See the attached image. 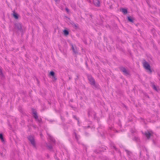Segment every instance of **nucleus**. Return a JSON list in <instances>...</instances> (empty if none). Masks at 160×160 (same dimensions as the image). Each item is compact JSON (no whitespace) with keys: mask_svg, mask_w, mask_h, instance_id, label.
Masks as SVG:
<instances>
[{"mask_svg":"<svg viewBox=\"0 0 160 160\" xmlns=\"http://www.w3.org/2000/svg\"><path fill=\"white\" fill-rule=\"evenodd\" d=\"M66 10L68 12H69V10L67 8H66Z\"/></svg>","mask_w":160,"mask_h":160,"instance_id":"393cba45","label":"nucleus"},{"mask_svg":"<svg viewBox=\"0 0 160 160\" xmlns=\"http://www.w3.org/2000/svg\"><path fill=\"white\" fill-rule=\"evenodd\" d=\"M48 147L50 149L52 148V147L51 145H49L48 146Z\"/></svg>","mask_w":160,"mask_h":160,"instance_id":"4be33fe9","label":"nucleus"},{"mask_svg":"<svg viewBox=\"0 0 160 160\" xmlns=\"http://www.w3.org/2000/svg\"><path fill=\"white\" fill-rule=\"evenodd\" d=\"M143 65L144 68L147 70L150 73H151L152 71L151 69L150 65L147 62L145 61L143 63Z\"/></svg>","mask_w":160,"mask_h":160,"instance_id":"f03ea898","label":"nucleus"},{"mask_svg":"<svg viewBox=\"0 0 160 160\" xmlns=\"http://www.w3.org/2000/svg\"><path fill=\"white\" fill-rule=\"evenodd\" d=\"M0 139L1 140V141L2 142H4L3 135L2 133L0 134Z\"/></svg>","mask_w":160,"mask_h":160,"instance_id":"2eb2a0df","label":"nucleus"},{"mask_svg":"<svg viewBox=\"0 0 160 160\" xmlns=\"http://www.w3.org/2000/svg\"><path fill=\"white\" fill-rule=\"evenodd\" d=\"M56 2H57L58 0H54Z\"/></svg>","mask_w":160,"mask_h":160,"instance_id":"c85d7f7f","label":"nucleus"},{"mask_svg":"<svg viewBox=\"0 0 160 160\" xmlns=\"http://www.w3.org/2000/svg\"><path fill=\"white\" fill-rule=\"evenodd\" d=\"M63 32H64V35H68L69 34V32H68V31L66 30H64L63 31Z\"/></svg>","mask_w":160,"mask_h":160,"instance_id":"dca6fc26","label":"nucleus"},{"mask_svg":"<svg viewBox=\"0 0 160 160\" xmlns=\"http://www.w3.org/2000/svg\"><path fill=\"white\" fill-rule=\"evenodd\" d=\"M88 116H90V112H88Z\"/></svg>","mask_w":160,"mask_h":160,"instance_id":"bb28decb","label":"nucleus"},{"mask_svg":"<svg viewBox=\"0 0 160 160\" xmlns=\"http://www.w3.org/2000/svg\"><path fill=\"white\" fill-rule=\"evenodd\" d=\"M120 70L123 72L124 75H127L129 74V71L125 68L123 67H121L120 68Z\"/></svg>","mask_w":160,"mask_h":160,"instance_id":"20e7f679","label":"nucleus"},{"mask_svg":"<svg viewBox=\"0 0 160 160\" xmlns=\"http://www.w3.org/2000/svg\"><path fill=\"white\" fill-rule=\"evenodd\" d=\"M88 79L91 85L93 86L96 88H98V84H96L94 79L92 77L90 76H88Z\"/></svg>","mask_w":160,"mask_h":160,"instance_id":"f257e3e1","label":"nucleus"},{"mask_svg":"<svg viewBox=\"0 0 160 160\" xmlns=\"http://www.w3.org/2000/svg\"><path fill=\"white\" fill-rule=\"evenodd\" d=\"M48 138L52 142H55V140L54 138H53L49 134H48Z\"/></svg>","mask_w":160,"mask_h":160,"instance_id":"9d476101","label":"nucleus"},{"mask_svg":"<svg viewBox=\"0 0 160 160\" xmlns=\"http://www.w3.org/2000/svg\"><path fill=\"white\" fill-rule=\"evenodd\" d=\"M74 134L76 139H77V140H78L79 139V136H78L75 132H74Z\"/></svg>","mask_w":160,"mask_h":160,"instance_id":"f3484780","label":"nucleus"},{"mask_svg":"<svg viewBox=\"0 0 160 160\" xmlns=\"http://www.w3.org/2000/svg\"><path fill=\"white\" fill-rule=\"evenodd\" d=\"M13 16L15 19H18V14L14 12H13Z\"/></svg>","mask_w":160,"mask_h":160,"instance_id":"4468645a","label":"nucleus"},{"mask_svg":"<svg viewBox=\"0 0 160 160\" xmlns=\"http://www.w3.org/2000/svg\"><path fill=\"white\" fill-rule=\"evenodd\" d=\"M38 121V122H41V119H39L38 118V119H36Z\"/></svg>","mask_w":160,"mask_h":160,"instance_id":"b1692460","label":"nucleus"},{"mask_svg":"<svg viewBox=\"0 0 160 160\" xmlns=\"http://www.w3.org/2000/svg\"><path fill=\"white\" fill-rule=\"evenodd\" d=\"M28 139L31 144L34 148H36V145L34 137L32 136H28Z\"/></svg>","mask_w":160,"mask_h":160,"instance_id":"7ed1b4c3","label":"nucleus"},{"mask_svg":"<svg viewBox=\"0 0 160 160\" xmlns=\"http://www.w3.org/2000/svg\"><path fill=\"white\" fill-rule=\"evenodd\" d=\"M121 11L125 14H127L128 13L127 10L126 9L122 8L121 9Z\"/></svg>","mask_w":160,"mask_h":160,"instance_id":"ddd939ff","label":"nucleus"},{"mask_svg":"<svg viewBox=\"0 0 160 160\" xmlns=\"http://www.w3.org/2000/svg\"><path fill=\"white\" fill-rule=\"evenodd\" d=\"M70 23L74 28H78V24H75L73 22H70Z\"/></svg>","mask_w":160,"mask_h":160,"instance_id":"f8f14e48","label":"nucleus"},{"mask_svg":"<svg viewBox=\"0 0 160 160\" xmlns=\"http://www.w3.org/2000/svg\"><path fill=\"white\" fill-rule=\"evenodd\" d=\"M89 2L90 3H91V1L90 0H89Z\"/></svg>","mask_w":160,"mask_h":160,"instance_id":"7c9ffc66","label":"nucleus"},{"mask_svg":"<svg viewBox=\"0 0 160 160\" xmlns=\"http://www.w3.org/2000/svg\"><path fill=\"white\" fill-rule=\"evenodd\" d=\"M144 135L147 138V139H149L150 136L152 135V132L149 131H147L145 132Z\"/></svg>","mask_w":160,"mask_h":160,"instance_id":"6e6552de","label":"nucleus"},{"mask_svg":"<svg viewBox=\"0 0 160 160\" xmlns=\"http://www.w3.org/2000/svg\"><path fill=\"white\" fill-rule=\"evenodd\" d=\"M0 76L2 77H3L4 76V75H3V74L2 72V71L1 68H0Z\"/></svg>","mask_w":160,"mask_h":160,"instance_id":"a211bd4d","label":"nucleus"},{"mask_svg":"<svg viewBox=\"0 0 160 160\" xmlns=\"http://www.w3.org/2000/svg\"><path fill=\"white\" fill-rule=\"evenodd\" d=\"M73 117L74 118H75V119H76V120H77L78 122H79V120H78V119H77L76 117V116H73Z\"/></svg>","mask_w":160,"mask_h":160,"instance_id":"5701e85b","label":"nucleus"},{"mask_svg":"<svg viewBox=\"0 0 160 160\" xmlns=\"http://www.w3.org/2000/svg\"><path fill=\"white\" fill-rule=\"evenodd\" d=\"M53 78L54 81H56L57 79V78H56V77L55 76H54L53 77Z\"/></svg>","mask_w":160,"mask_h":160,"instance_id":"412c9836","label":"nucleus"},{"mask_svg":"<svg viewBox=\"0 0 160 160\" xmlns=\"http://www.w3.org/2000/svg\"><path fill=\"white\" fill-rule=\"evenodd\" d=\"M127 19L129 22H134L133 18L130 16L128 17Z\"/></svg>","mask_w":160,"mask_h":160,"instance_id":"9b49d317","label":"nucleus"},{"mask_svg":"<svg viewBox=\"0 0 160 160\" xmlns=\"http://www.w3.org/2000/svg\"><path fill=\"white\" fill-rule=\"evenodd\" d=\"M15 28L20 31L22 30V25L20 23H17L15 24Z\"/></svg>","mask_w":160,"mask_h":160,"instance_id":"39448f33","label":"nucleus"},{"mask_svg":"<svg viewBox=\"0 0 160 160\" xmlns=\"http://www.w3.org/2000/svg\"><path fill=\"white\" fill-rule=\"evenodd\" d=\"M47 157H48V158H49V155H47Z\"/></svg>","mask_w":160,"mask_h":160,"instance_id":"c756f323","label":"nucleus"},{"mask_svg":"<svg viewBox=\"0 0 160 160\" xmlns=\"http://www.w3.org/2000/svg\"><path fill=\"white\" fill-rule=\"evenodd\" d=\"M32 112L33 114V117L34 118L36 119H38V116L37 115V112L36 111H35L33 109H32Z\"/></svg>","mask_w":160,"mask_h":160,"instance_id":"1a4fd4ad","label":"nucleus"},{"mask_svg":"<svg viewBox=\"0 0 160 160\" xmlns=\"http://www.w3.org/2000/svg\"><path fill=\"white\" fill-rule=\"evenodd\" d=\"M110 9H112V5H111L110 6Z\"/></svg>","mask_w":160,"mask_h":160,"instance_id":"a878e982","label":"nucleus"},{"mask_svg":"<svg viewBox=\"0 0 160 160\" xmlns=\"http://www.w3.org/2000/svg\"><path fill=\"white\" fill-rule=\"evenodd\" d=\"M50 75L53 77L55 76V73L53 71H51L50 72Z\"/></svg>","mask_w":160,"mask_h":160,"instance_id":"6ab92c4d","label":"nucleus"},{"mask_svg":"<svg viewBox=\"0 0 160 160\" xmlns=\"http://www.w3.org/2000/svg\"><path fill=\"white\" fill-rule=\"evenodd\" d=\"M71 45L73 52L75 54H77L78 53V49L77 47L75 46H74L72 44Z\"/></svg>","mask_w":160,"mask_h":160,"instance_id":"0eeeda50","label":"nucleus"},{"mask_svg":"<svg viewBox=\"0 0 160 160\" xmlns=\"http://www.w3.org/2000/svg\"><path fill=\"white\" fill-rule=\"evenodd\" d=\"M93 2L94 5L97 7H99L100 6V0H93Z\"/></svg>","mask_w":160,"mask_h":160,"instance_id":"423d86ee","label":"nucleus"},{"mask_svg":"<svg viewBox=\"0 0 160 160\" xmlns=\"http://www.w3.org/2000/svg\"><path fill=\"white\" fill-rule=\"evenodd\" d=\"M0 154H1V156H2V153H0Z\"/></svg>","mask_w":160,"mask_h":160,"instance_id":"cd10ccee","label":"nucleus"},{"mask_svg":"<svg viewBox=\"0 0 160 160\" xmlns=\"http://www.w3.org/2000/svg\"><path fill=\"white\" fill-rule=\"evenodd\" d=\"M153 88L156 91H158L155 85H153Z\"/></svg>","mask_w":160,"mask_h":160,"instance_id":"aec40b11","label":"nucleus"}]
</instances>
